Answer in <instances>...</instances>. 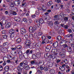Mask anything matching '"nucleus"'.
<instances>
[{
  "label": "nucleus",
  "mask_w": 74,
  "mask_h": 74,
  "mask_svg": "<svg viewBox=\"0 0 74 74\" xmlns=\"http://www.w3.org/2000/svg\"><path fill=\"white\" fill-rule=\"evenodd\" d=\"M24 68V65L23 63H20V65L17 67V69L18 71V74H21L22 71V69Z\"/></svg>",
  "instance_id": "obj_1"
},
{
  "label": "nucleus",
  "mask_w": 74,
  "mask_h": 74,
  "mask_svg": "<svg viewBox=\"0 0 74 74\" xmlns=\"http://www.w3.org/2000/svg\"><path fill=\"white\" fill-rule=\"evenodd\" d=\"M37 28H38V26H37V25L34 24L33 26V27H29V31L31 33H32V32H33L35 31L37 29Z\"/></svg>",
  "instance_id": "obj_2"
},
{
  "label": "nucleus",
  "mask_w": 74,
  "mask_h": 74,
  "mask_svg": "<svg viewBox=\"0 0 74 74\" xmlns=\"http://www.w3.org/2000/svg\"><path fill=\"white\" fill-rule=\"evenodd\" d=\"M26 48H30L31 46V42L30 40H26L25 45Z\"/></svg>",
  "instance_id": "obj_3"
},
{
  "label": "nucleus",
  "mask_w": 74,
  "mask_h": 74,
  "mask_svg": "<svg viewBox=\"0 0 74 74\" xmlns=\"http://www.w3.org/2000/svg\"><path fill=\"white\" fill-rule=\"evenodd\" d=\"M64 13L63 12H62L60 13L58 16L59 19L61 20H63V18H64Z\"/></svg>",
  "instance_id": "obj_4"
},
{
  "label": "nucleus",
  "mask_w": 74,
  "mask_h": 74,
  "mask_svg": "<svg viewBox=\"0 0 74 74\" xmlns=\"http://www.w3.org/2000/svg\"><path fill=\"white\" fill-rule=\"evenodd\" d=\"M1 50L3 53H6L8 51V49L6 48H2L1 49Z\"/></svg>",
  "instance_id": "obj_5"
},
{
  "label": "nucleus",
  "mask_w": 74,
  "mask_h": 74,
  "mask_svg": "<svg viewBox=\"0 0 74 74\" xmlns=\"http://www.w3.org/2000/svg\"><path fill=\"white\" fill-rule=\"evenodd\" d=\"M14 3L15 5H19L20 4V2L19 1H14Z\"/></svg>",
  "instance_id": "obj_6"
},
{
  "label": "nucleus",
  "mask_w": 74,
  "mask_h": 74,
  "mask_svg": "<svg viewBox=\"0 0 74 74\" xmlns=\"http://www.w3.org/2000/svg\"><path fill=\"white\" fill-rule=\"evenodd\" d=\"M65 53L63 52H60L59 53V55L62 58H64L65 57Z\"/></svg>",
  "instance_id": "obj_7"
},
{
  "label": "nucleus",
  "mask_w": 74,
  "mask_h": 74,
  "mask_svg": "<svg viewBox=\"0 0 74 74\" xmlns=\"http://www.w3.org/2000/svg\"><path fill=\"white\" fill-rule=\"evenodd\" d=\"M10 7L15 6V5L14 3V0H11L10 3Z\"/></svg>",
  "instance_id": "obj_8"
},
{
  "label": "nucleus",
  "mask_w": 74,
  "mask_h": 74,
  "mask_svg": "<svg viewBox=\"0 0 74 74\" xmlns=\"http://www.w3.org/2000/svg\"><path fill=\"white\" fill-rule=\"evenodd\" d=\"M64 64H63L62 66H60L59 68V69L60 70H61L62 71H63L65 69V68H64Z\"/></svg>",
  "instance_id": "obj_9"
},
{
  "label": "nucleus",
  "mask_w": 74,
  "mask_h": 74,
  "mask_svg": "<svg viewBox=\"0 0 74 74\" xmlns=\"http://www.w3.org/2000/svg\"><path fill=\"white\" fill-rule=\"evenodd\" d=\"M21 34H23L26 32V29L24 28H22L21 29Z\"/></svg>",
  "instance_id": "obj_10"
},
{
  "label": "nucleus",
  "mask_w": 74,
  "mask_h": 74,
  "mask_svg": "<svg viewBox=\"0 0 74 74\" xmlns=\"http://www.w3.org/2000/svg\"><path fill=\"white\" fill-rule=\"evenodd\" d=\"M60 25L61 26H62V27H65L66 29H67L69 28V26H68L67 25H64L63 24H61Z\"/></svg>",
  "instance_id": "obj_11"
},
{
  "label": "nucleus",
  "mask_w": 74,
  "mask_h": 74,
  "mask_svg": "<svg viewBox=\"0 0 74 74\" xmlns=\"http://www.w3.org/2000/svg\"><path fill=\"white\" fill-rule=\"evenodd\" d=\"M44 64V61H40L39 62L38 64L40 66H43V65Z\"/></svg>",
  "instance_id": "obj_12"
},
{
  "label": "nucleus",
  "mask_w": 74,
  "mask_h": 74,
  "mask_svg": "<svg viewBox=\"0 0 74 74\" xmlns=\"http://www.w3.org/2000/svg\"><path fill=\"white\" fill-rule=\"evenodd\" d=\"M58 45V42L53 43V46L54 48H56Z\"/></svg>",
  "instance_id": "obj_13"
},
{
  "label": "nucleus",
  "mask_w": 74,
  "mask_h": 74,
  "mask_svg": "<svg viewBox=\"0 0 74 74\" xmlns=\"http://www.w3.org/2000/svg\"><path fill=\"white\" fill-rule=\"evenodd\" d=\"M51 47V46H47L46 47L45 51L46 52H49L50 49Z\"/></svg>",
  "instance_id": "obj_14"
},
{
  "label": "nucleus",
  "mask_w": 74,
  "mask_h": 74,
  "mask_svg": "<svg viewBox=\"0 0 74 74\" xmlns=\"http://www.w3.org/2000/svg\"><path fill=\"white\" fill-rule=\"evenodd\" d=\"M59 27H60L58 25L54 27V29H55L56 30H57V31L58 32V33H60V31H58V30L59 29Z\"/></svg>",
  "instance_id": "obj_15"
},
{
  "label": "nucleus",
  "mask_w": 74,
  "mask_h": 74,
  "mask_svg": "<svg viewBox=\"0 0 74 74\" xmlns=\"http://www.w3.org/2000/svg\"><path fill=\"white\" fill-rule=\"evenodd\" d=\"M10 26H11V23H7L5 25V27L7 28H9L10 27Z\"/></svg>",
  "instance_id": "obj_16"
},
{
  "label": "nucleus",
  "mask_w": 74,
  "mask_h": 74,
  "mask_svg": "<svg viewBox=\"0 0 74 74\" xmlns=\"http://www.w3.org/2000/svg\"><path fill=\"white\" fill-rule=\"evenodd\" d=\"M10 67L8 66H6L4 68V70L5 71H8L9 70Z\"/></svg>",
  "instance_id": "obj_17"
},
{
  "label": "nucleus",
  "mask_w": 74,
  "mask_h": 74,
  "mask_svg": "<svg viewBox=\"0 0 74 74\" xmlns=\"http://www.w3.org/2000/svg\"><path fill=\"white\" fill-rule=\"evenodd\" d=\"M64 21L65 22H68V21H69L68 18L67 17H64Z\"/></svg>",
  "instance_id": "obj_18"
},
{
  "label": "nucleus",
  "mask_w": 74,
  "mask_h": 74,
  "mask_svg": "<svg viewBox=\"0 0 74 74\" xmlns=\"http://www.w3.org/2000/svg\"><path fill=\"white\" fill-rule=\"evenodd\" d=\"M41 44L39 42H38V43H36L35 47H36L37 48H38L40 47Z\"/></svg>",
  "instance_id": "obj_19"
},
{
  "label": "nucleus",
  "mask_w": 74,
  "mask_h": 74,
  "mask_svg": "<svg viewBox=\"0 0 74 74\" xmlns=\"http://www.w3.org/2000/svg\"><path fill=\"white\" fill-rule=\"evenodd\" d=\"M67 50L69 52H71L72 51V49H71V47L70 46H68L67 48Z\"/></svg>",
  "instance_id": "obj_20"
},
{
  "label": "nucleus",
  "mask_w": 74,
  "mask_h": 74,
  "mask_svg": "<svg viewBox=\"0 0 74 74\" xmlns=\"http://www.w3.org/2000/svg\"><path fill=\"white\" fill-rule=\"evenodd\" d=\"M25 69L26 70H29L30 69V67H29V66H28V65H25Z\"/></svg>",
  "instance_id": "obj_21"
},
{
  "label": "nucleus",
  "mask_w": 74,
  "mask_h": 74,
  "mask_svg": "<svg viewBox=\"0 0 74 74\" xmlns=\"http://www.w3.org/2000/svg\"><path fill=\"white\" fill-rule=\"evenodd\" d=\"M8 45V43L7 42H5L3 45V46L5 47H7Z\"/></svg>",
  "instance_id": "obj_22"
},
{
  "label": "nucleus",
  "mask_w": 74,
  "mask_h": 74,
  "mask_svg": "<svg viewBox=\"0 0 74 74\" xmlns=\"http://www.w3.org/2000/svg\"><path fill=\"white\" fill-rule=\"evenodd\" d=\"M23 56H24L25 58V59H27V58H28V56H29V55L26 53H25L24 54Z\"/></svg>",
  "instance_id": "obj_23"
},
{
  "label": "nucleus",
  "mask_w": 74,
  "mask_h": 74,
  "mask_svg": "<svg viewBox=\"0 0 74 74\" xmlns=\"http://www.w3.org/2000/svg\"><path fill=\"white\" fill-rule=\"evenodd\" d=\"M15 21L16 22H19L21 21V19L19 17H16V19H15Z\"/></svg>",
  "instance_id": "obj_24"
},
{
  "label": "nucleus",
  "mask_w": 74,
  "mask_h": 74,
  "mask_svg": "<svg viewBox=\"0 0 74 74\" xmlns=\"http://www.w3.org/2000/svg\"><path fill=\"white\" fill-rule=\"evenodd\" d=\"M57 52V49H53L51 51V53H56Z\"/></svg>",
  "instance_id": "obj_25"
},
{
  "label": "nucleus",
  "mask_w": 74,
  "mask_h": 74,
  "mask_svg": "<svg viewBox=\"0 0 74 74\" xmlns=\"http://www.w3.org/2000/svg\"><path fill=\"white\" fill-rule=\"evenodd\" d=\"M48 25L49 26L51 27H52V26L53 25V24L52 23V22H50L48 23Z\"/></svg>",
  "instance_id": "obj_26"
},
{
  "label": "nucleus",
  "mask_w": 74,
  "mask_h": 74,
  "mask_svg": "<svg viewBox=\"0 0 74 74\" xmlns=\"http://www.w3.org/2000/svg\"><path fill=\"white\" fill-rule=\"evenodd\" d=\"M22 63H23H23L25 65H25H27V64H28L27 63V60H25L23 62V63L21 62Z\"/></svg>",
  "instance_id": "obj_27"
},
{
  "label": "nucleus",
  "mask_w": 74,
  "mask_h": 74,
  "mask_svg": "<svg viewBox=\"0 0 74 74\" xmlns=\"http://www.w3.org/2000/svg\"><path fill=\"white\" fill-rule=\"evenodd\" d=\"M49 53H47L45 55V58H47L48 57H49Z\"/></svg>",
  "instance_id": "obj_28"
},
{
  "label": "nucleus",
  "mask_w": 74,
  "mask_h": 74,
  "mask_svg": "<svg viewBox=\"0 0 74 74\" xmlns=\"http://www.w3.org/2000/svg\"><path fill=\"white\" fill-rule=\"evenodd\" d=\"M14 30L12 29H10L9 31V33H10V34H12V33H15V32H14Z\"/></svg>",
  "instance_id": "obj_29"
},
{
  "label": "nucleus",
  "mask_w": 74,
  "mask_h": 74,
  "mask_svg": "<svg viewBox=\"0 0 74 74\" xmlns=\"http://www.w3.org/2000/svg\"><path fill=\"white\" fill-rule=\"evenodd\" d=\"M16 41L17 42H21V39L20 38H18L16 40Z\"/></svg>",
  "instance_id": "obj_30"
},
{
  "label": "nucleus",
  "mask_w": 74,
  "mask_h": 74,
  "mask_svg": "<svg viewBox=\"0 0 74 74\" xmlns=\"http://www.w3.org/2000/svg\"><path fill=\"white\" fill-rule=\"evenodd\" d=\"M61 46H63V47L64 48H67L69 47L68 46V45H67L66 44H64V45H62V43H61Z\"/></svg>",
  "instance_id": "obj_31"
},
{
  "label": "nucleus",
  "mask_w": 74,
  "mask_h": 74,
  "mask_svg": "<svg viewBox=\"0 0 74 74\" xmlns=\"http://www.w3.org/2000/svg\"><path fill=\"white\" fill-rule=\"evenodd\" d=\"M50 73L51 74H54L55 73V71L54 69H51L50 71Z\"/></svg>",
  "instance_id": "obj_32"
},
{
  "label": "nucleus",
  "mask_w": 74,
  "mask_h": 74,
  "mask_svg": "<svg viewBox=\"0 0 74 74\" xmlns=\"http://www.w3.org/2000/svg\"><path fill=\"white\" fill-rule=\"evenodd\" d=\"M39 23H41V24H42L43 23V22H44V20H43V19H40L39 20Z\"/></svg>",
  "instance_id": "obj_33"
},
{
  "label": "nucleus",
  "mask_w": 74,
  "mask_h": 74,
  "mask_svg": "<svg viewBox=\"0 0 74 74\" xmlns=\"http://www.w3.org/2000/svg\"><path fill=\"white\" fill-rule=\"evenodd\" d=\"M35 63H36V61L34 60L31 61L30 62L31 64H34Z\"/></svg>",
  "instance_id": "obj_34"
},
{
  "label": "nucleus",
  "mask_w": 74,
  "mask_h": 74,
  "mask_svg": "<svg viewBox=\"0 0 74 74\" xmlns=\"http://www.w3.org/2000/svg\"><path fill=\"white\" fill-rule=\"evenodd\" d=\"M65 41V40H62L61 42H60V45H61V46H62V45H61V44H62V45H64V42Z\"/></svg>",
  "instance_id": "obj_35"
},
{
  "label": "nucleus",
  "mask_w": 74,
  "mask_h": 74,
  "mask_svg": "<svg viewBox=\"0 0 74 74\" xmlns=\"http://www.w3.org/2000/svg\"><path fill=\"white\" fill-rule=\"evenodd\" d=\"M11 52L12 53V55L13 56H16V52L11 51Z\"/></svg>",
  "instance_id": "obj_36"
},
{
  "label": "nucleus",
  "mask_w": 74,
  "mask_h": 74,
  "mask_svg": "<svg viewBox=\"0 0 74 74\" xmlns=\"http://www.w3.org/2000/svg\"><path fill=\"white\" fill-rule=\"evenodd\" d=\"M39 11L38 10H37L36 11L35 14L38 17V15H39Z\"/></svg>",
  "instance_id": "obj_37"
},
{
  "label": "nucleus",
  "mask_w": 74,
  "mask_h": 74,
  "mask_svg": "<svg viewBox=\"0 0 74 74\" xmlns=\"http://www.w3.org/2000/svg\"><path fill=\"white\" fill-rule=\"evenodd\" d=\"M14 34L15 33L10 34H11V35H10V38H13V37H14V36H15V35Z\"/></svg>",
  "instance_id": "obj_38"
},
{
  "label": "nucleus",
  "mask_w": 74,
  "mask_h": 74,
  "mask_svg": "<svg viewBox=\"0 0 74 74\" xmlns=\"http://www.w3.org/2000/svg\"><path fill=\"white\" fill-rule=\"evenodd\" d=\"M2 22L3 25H5V24H6V23H7V21L5 20H4L2 21Z\"/></svg>",
  "instance_id": "obj_39"
},
{
  "label": "nucleus",
  "mask_w": 74,
  "mask_h": 74,
  "mask_svg": "<svg viewBox=\"0 0 74 74\" xmlns=\"http://www.w3.org/2000/svg\"><path fill=\"white\" fill-rule=\"evenodd\" d=\"M32 58L33 59H36V56L35 54L32 55Z\"/></svg>",
  "instance_id": "obj_40"
},
{
  "label": "nucleus",
  "mask_w": 74,
  "mask_h": 74,
  "mask_svg": "<svg viewBox=\"0 0 74 74\" xmlns=\"http://www.w3.org/2000/svg\"><path fill=\"white\" fill-rule=\"evenodd\" d=\"M18 54L19 56L22 55L23 53L21 51H19L18 53Z\"/></svg>",
  "instance_id": "obj_41"
},
{
  "label": "nucleus",
  "mask_w": 74,
  "mask_h": 74,
  "mask_svg": "<svg viewBox=\"0 0 74 74\" xmlns=\"http://www.w3.org/2000/svg\"><path fill=\"white\" fill-rule=\"evenodd\" d=\"M33 35L32 34H29V37L30 38H33Z\"/></svg>",
  "instance_id": "obj_42"
},
{
  "label": "nucleus",
  "mask_w": 74,
  "mask_h": 74,
  "mask_svg": "<svg viewBox=\"0 0 74 74\" xmlns=\"http://www.w3.org/2000/svg\"><path fill=\"white\" fill-rule=\"evenodd\" d=\"M0 24L1 25V29L2 30H3V29H4V27L3 26V24L1 23H0Z\"/></svg>",
  "instance_id": "obj_43"
},
{
  "label": "nucleus",
  "mask_w": 74,
  "mask_h": 74,
  "mask_svg": "<svg viewBox=\"0 0 74 74\" xmlns=\"http://www.w3.org/2000/svg\"><path fill=\"white\" fill-rule=\"evenodd\" d=\"M57 39L58 40L60 41L62 40V38L61 37V36H58L57 38Z\"/></svg>",
  "instance_id": "obj_44"
},
{
  "label": "nucleus",
  "mask_w": 74,
  "mask_h": 74,
  "mask_svg": "<svg viewBox=\"0 0 74 74\" xmlns=\"http://www.w3.org/2000/svg\"><path fill=\"white\" fill-rule=\"evenodd\" d=\"M17 48L18 49V50H20L22 49V47L20 45H19L17 47Z\"/></svg>",
  "instance_id": "obj_45"
},
{
  "label": "nucleus",
  "mask_w": 74,
  "mask_h": 74,
  "mask_svg": "<svg viewBox=\"0 0 74 74\" xmlns=\"http://www.w3.org/2000/svg\"><path fill=\"white\" fill-rule=\"evenodd\" d=\"M17 48L18 49V50H20L22 49V47L20 45H19L17 47Z\"/></svg>",
  "instance_id": "obj_46"
},
{
  "label": "nucleus",
  "mask_w": 74,
  "mask_h": 74,
  "mask_svg": "<svg viewBox=\"0 0 74 74\" xmlns=\"http://www.w3.org/2000/svg\"><path fill=\"white\" fill-rule=\"evenodd\" d=\"M26 53L28 55H29V54H30V50L28 49V50H27L26 51V53Z\"/></svg>",
  "instance_id": "obj_47"
},
{
  "label": "nucleus",
  "mask_w": 74,
  "mask_h": 74,
  "mask_svg": "<svg viewBox=\"0 0 74 74\" xmlns=\"http://www.w3.org/2000/svg\"><path fill=\"white\" fill-rule=\"evenodd\" d=\"M49 58H52V59H55V56H53V55H49Z\"/></svg>",
  "instance_id": "obj_48"
},
{
  "label": "nucleus",
  "mask_w": 74,
  "mask_h": 74,
  "mask_svg": "<svg viewBox=\"0 0 74 74\" xmlns=\"http://www.w3.org/2000/svg\"><path fill=\"white\" fill-rule=\"evenodd\" d=\"M61 52H62L63 53H66V50H65L64 49H62V51H61Z\"/></svg>",
  "instance_id": "obj_49"
},
{
  "label": "nucleus",
  "mask_w": 74,
  "mask_h": 74,
  "mask_svg": "<svg viewBox=\"0 0 74 74\" xmlns=\"http://www.w3.org/2000/svg\"><path fill=\"white\" fill-rule=\"evenodd\" d=\"M42 40H45V36H42L41 37Z\"/></svg>",
  "instance_id": "obj_50"
},
{
  "label": "nucleus",
  "mask_w": 74,
  "mask_h": 74,
  "mask_svg": "<svg viewBox=\"0 0 74 74\" xmlns=\"http://www.w3.org/2000/svg\"><path fill=\"white\" fill-rule=\"evenodd\" d=\"M23 21L25 22V23H27V20L26 18H23Z\"/></svg>",
  "instance_id": "obj_51"
},
{
  "label": "nucleus",
  "mask_w": 74,
  "mask_h": 74,
  "mask_svg": "<svg viewBox=\"0 0 74 74\" xmlns=\"http://www.w3.org/2000/svg\"><path fill=\"white\" fill-rule=\"evenodd\" d=\"M44 70L45 71H48V67H44Z\"/></svg>",
  "instance_id": "obj_52"
},
{
  "label": "nucleus",
  "mask_w": 74,
  "mask_h": 74,
  "mask_svg": "<svg viewBox=\"0 0 74 74\" xmlns=\"http://www.w3.org/2000/svg\"><path fill=\"white\" fill-rule=\"evenodd\" d=\"M59 23H59V21H55L54 22V24H55V25H59Z\"/></svg>",
  "instance_id": "obj_53"
},
{
  "label": "nucleus",
  "mask_w": 74,
  "mask_h": 74,
  "mask_svg": "<svg viewBox=\"0 0 74 74\" xmlns=\"http://www.w3.org/2000/svg\"><path fill=\"white\" fill-rule=\"evenodd\" d=\"M42 10L43 11H45V10H46V7L43 6L42 7Z\"/></svg>",
  "instance_id": "obj_54"
},
{
  "label": "nucleus",
  "mask_w": 74,
  "mask_h": 74,
  "mask_svg": "<svg viewBox=\"0 0 74 74\" xmlns=\"http://www.w3.org/2000/svg\"><path fill=\"white\" fill-rule=\"evenodd\" d=\"M32 18H35V17H38L36 15V14H32Z\"/></svg>",
  "instance_id": "obj_55"
},
{
  "label": "nucleus",
  "mask_w": 74,
  "mask_h": 74,
  "mask_svg": "<svg viewBox=\"0 0 74 74\" xmlns=\"http://www.w3.org/2000/svg\"><path fill=\"white\" fill-rule=\"evenodd\" d=\"M10 7H11V8L12 10H15V9H16V8L14 7V6H12Z\"/></svg>",
  "instance_id": "obj_56"
},
{
  "label": "nucleus",
  "mask_w": 74,
  "mask_h": 74,
  "mask_svg": "<svg viewBox=\"0 0 74 74\" xmlns=\"http://www.w3.org/2000/svg\"><path fill=\"white\" fill-rule=\"evenodd\" d=\"M3 37L4 38L6 39L7 38V35H3Z\"/></svg>",
  "instance_id": "obj_57"
},
{
  "label": "nucleus",
  "mask_w": 74,
  "mask_h": 74,
  "mask_svg": "<svg viewBox=\"0 0 74 74\" xmlns=\"http://www.w3.org/2000/svg\"><path fill=\"white\" fill-rule=\"evenodd\" d=\"M36 43H34L32 45V48H34V47H36Z\"/></svg>",
  "instance_id": "obj_58"
},
{
  "label": "nucleus",
  "mask_w": 74,
  "mask_h": 74,
  "mask_svg": "<svg viewBox=\"0 0 74 74\" xmlns=\"http://www.w3.org/2000/svg\"><path fill=\"white\" fill-rule=\"evenodd\" d=\"M64 66L65 67H66V68H67V69H70V67L67 65H66V64H64Z\"/></svg>",
  "instance_id": "obj_59"
},
{
  "label": "nucleus",
  "mask_w": 74,
  "mask_h": 74,
  "mask_svg": "<svg viewBox=\"0 0 74 74\" xmlns=\"http://www.w3.org/2000/svg\"><path fill=\"white\" fill-rule=\"evenodd\" d=\"M60 60L59 59H57L56 61V62L57 64H58L59 63V62H60Z\"/></svg>",
  "instance_id": "obj_60"
},
{
  "label": "nucleus",
  "mask_w": 74,
  "mask_h": 74,
  "mask_svg": "<svg viewBox=\"0 0 74 74\" xmlns=\"http://www.w3.org/2000/svg\"><path fill=\"white\" fill-rule=\"evenodd\" d=\"M3 69V66L0 65V71H2Z\"/></svg>",
  "instance_id": "obj_61"
},
{
  "label": "nucleus",
  "mask_w": 74,
  "mask_h": 74,
  "mask_svg": "<svg viewBox=\"0 0 74 74\" xmlns=\"http://www.w3.org/2000/svg\"><path fill=\"white\" fill-rule=\"evenodd\" d=\"M45 42H47V43H48L49 42V40H48V39H45Z\"/></svg>",
  "instance_id": "obj_62"
},
{
  "label": "nucleus",
  "mask_w": 74,
  "mask_h": 74,
  "mask_svg": "<svg viewBox=\"0 0 74 74\" xmlns=\"http://www.w3.org/2000/svg\"><path fill=\"white\" fill-rule=\"evenodd\" d=\"M71 46L72 48H73V49L74 50V44H71Z\"/></svg>",
  "instance_id": "obj_63"
},
{
  "label": "nucleus",
  "mask_w": 74,
  "mask_h": 74,
  "mask_svg": "<svg viewBox=\"0 0 74 74\" xmlns=\"http://www.w3.org/2000/svg\"><path fill=\"white\" fill-rule=\"evenodd\" d=\"M71 38H73V36H74V33H72L71 34Z\"/></svg>",
  "instance_id": "obj_64"
}]
</instances>
